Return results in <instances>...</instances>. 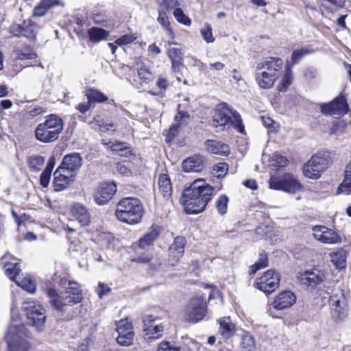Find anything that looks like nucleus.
<instances>
[{
    "label": "nucleus",
    "mask_w": 351,
    "mask_h": 351,
    "mask_svg": "<svg viewBox=\"0 0 351 351\" xmlns=\"http://www.w3.org/2000/svg\"><path fill=\"white\" fill-rule=\"evenodd\" d=\"M166 10H158V16L157 20L168 34L171 35L173 32L170 27L169 19L166 14Z\"/></svg>",
    "instance_id": "obj_47"
},
{
    "label": "nucleus",
    "mask_w": 351,
    "mask_h": 351,
    "mask_svg": "<svg viewBox=\"0 0 351 351\" xmlns=\"http://www.w3.org/2000/svg\"><path fill=\"white\" fill-rule=\"evenodd\" d=\"M117 171L124 176H128L130 173V170L128 167L123 162H119L117 165Z\"/></svg>",
    "instance_id": "obj_60"
},
{
    "label": "nucleus",
    "mask_w": 351,
    "mask_h": 351,
    "mask_svg": "<svg viewBox=\"0 0 351 351\" xmlns=\"http://www.w3.org/2000/svg\"><path fill=\"white\" fill-rule=\"evenodd\" d=\"M111 291V289L104 282H99L97 293L99 298H102L103 296L108 294Z\"/></svg>",
    "instance_id": "obj_57"
},
{
    "label": "nucleus",
    "mask_w": 351,
    "mask_h": 351,
    "mask_svg": "<svg viewBox=\"0 0 351 351\" xmlns=\"http://www.w3.org/2000/svg\"><path fill=\"white\" fill-rule=\"evenodd\" d=\"M255 264L258 266L261 269L267 267L268 266L267 255L265 254H260L259 259L256 263H255Z\"/></svg>",
    "instance_id": "obj_59"
},
{
    "label": "nucleus",
    "mask_w": 351,
    "mask_h": 351,
    "mask_svg": "<svg viewBox=\"0 0 351 351\" xmlns=\"http://www.w3.org/2000/svg\"><path fill=\"white\" fill-rule=\"evenodd\" d=\"M200 32L202 38L206 43H211L215 41L212 28L209 25L206 24L204 27L201 29Z\"/></svg>",
    "instance_id": "obj_54"
},
{
    "label": "nucleus",
    "mask_w": 351,
    "mask_h": 351,
    "mask_svg": "<svg viewBox=\"0 0 351 351\" xmlns=\"http://www.w3.org/2000/svg\"><path fill=\"white\" fill-rule=\"evenodd\" d=\"M269 184V188L271 189L282 190L290 193H295L302 188L296 178L289 173L282 176H271Z\"/></svg>",
    "instance_id": "obj_11"
},
{
    "label": "nucleus",
    "mask_w": 351,
    "mask_h": 351,
    "mask_svg": "<svg viewBox=\"0 0 351 351\" xmlns=\"http://www.w3.org/2000/svg\"><path fill=\"white\" fill-rule=\"evenodd\" d=\"M313 236L317 241L327 244L341 243V237L334 230L324 226H316L313 228Z\"/></svg>",
    "instance_id": "obj_17"
},
{
    "label": "nucleus",
    "mask_w": 351,
    "mask_h": 351,
    "mask_svg": "<svg viewBox=\"0 0 351 351\" xmlns=\"http://www.w3.org/2000/svg\"><path fill=\"white\" fill-rule=\"evenodd\" d=\"M296 302L295 295L291 291H284L278 293L271 303V306L278 311L291 308Z\"/></svg>",
    "instance_id": "obj_21"
},
{
    "label": "nucleus",
    "mask_w": 351,
    "mask_h": 351,
    "mask_svg": "<svg viewBox=\"0 0 351 351\" xmlns=\"http://www.w3.org/2000/svg\"><path fill=\"white\" fill-rule=\"evenodd\" d=\"M337 193L346 195L351 194V161L345 166L343 179L338 186Z\"/></svg>",
    "instance_id": "obj_28"
},
{
    "label": "nucleus",
    "mask_w": 351,
    "mask_h": 351,
    "mask_svg": "<svg viewBox=\"0 0 351 351\" xmlns=\"http://www.w3.org/2000/svg\"><path fill=\"white\" fill-rule=\"evenodd\" d=\"M228 165L226 162H219L213 167L212 174L217 178H223L228 173Z\"/></svg>",
    "instance_id": "obj_45"
},
{
    "label": "nucleus",
    "mask_w": 351,
    "mask_h": 351,
    "mask_svg": "<svg viewBox=\"0 0 351 351\" xmlns=\"http://www.w3.org/2000/svg\"><path fill=\"white\" fill-rule=\"evenodd\" d=\"M293 73L291 71V66H288L285 69V73L283 75L282 83L278 88L280 91H285L288 86H289L293 81Z\"/></svg>",
    "instance_id": "obj_44"
},
{
    "label": "nucleus",
    "mask_w": 351,
    "mask_h": 351,
    "mask_svg": "<svg viewBox=\"0 0 351 351\" xmlns=\"http://www.w3.org/2000/svg\"><path fill=\"white\" fill-rule=\"evenodd\" d=\"M183 104H178V113L175 117L176 124L169 129V134L174 135V132L177 130L178 126L186 124L189 121L190 116L187 112L182 110Z\"/></svg>",
    "instance_id": "obj_34"
},
{
    "label": "nucleus",
    "mask_w": 351,
    "mask_h": 351,
    "mask_svg": "<svg viewBox=\"0 0 351 351\" xmlns=\"http://www.w3.org/2000/svg\"><path fill=\"white\" fill-rule=\"evenodd\" d=\"M15 282L23 290L30 293H33L36 291L35 281L30 276H25L21 280L16 279Z\"/></svg>",
    "instance_id": "obj_40"
},
{
    "label": "nucleus",
    "mask_w": 351,
    "mask_h": 351,
    "mask_svg": "<svg viewBox=\"0 0 351 351\" xmlns=\"http://www.w3.org/2000/svg\"><path fill=\"white\" fill-rule=\"evenodd\" d=\"M186 239L183 237H177L169 248V258L167 264L169 266H175L180 261L184 253Z\"/></svg>",
    "instance_id": "obj_18"
},
{
    "label": "nucleus",
    "mask_w": 351,
    "mask_h": 351,
    "mask_svg": "<svg viewBox=\"0 0 351 351\" xmlns=\"http://www.w3.org/2000/svg\"><path fill=\"white\" fill-rule=\"evenodd\" d=\"M320 110L325 115H344L348 112V106L346 98L341 96L328 104H321Z\"/></svg>",
    "instance_id": "obj_15"
},
{
    "label": "nucleus",
    "mask_w": 351,
    "mask_h": 351,
    "mask_svg": "<svg viewBox=\"0 0 351 351\" xmlns=\"http://www.w3.org/2000/svg\"><path fill=\"white\" fill-rule=\"evenodd\" d=\"M218 323L220 326L219 330V333L223 339H229L234 335L236 328L230 317H225L219 319L218 320Z\"/></svg>",
    "instance_id": "obj_29"
},
{
    "label": "nucleus",
    "mask_w": 351,
    "mask_h": 351,
    "mask_svg": "<svg viewBox=\"0 0 351 351\" xmlns=\"http://www.w3.org/2000/svg\"><path fill=\"white\" fill-rule=\"evenodd\" d=\"M36 53L29 47L25 46L18 51V58L21 60H32L36 58Z\"/></svg>",
    "instance_id": "obj_50"
},
{
    "label": "nucleus",
    "mask_w": 351,
    "mask_h": 351,
    "mask_svg": "<svg viewBox=\"0 0 351 351\" xmlns=\"http://www.w3.org/2000/svg\"><path fill=\"white\" fill-rule=\"evenodd\" d=\"M331 318L335 323L346 319L348 314V306L342 289H335L329 300Z\"/></svg>",
    "instance_id": "obj_8"
},
{
    "label": "nucleus",
    "mask_w": 351,
    "mask_h": 351,
    "mask_svg": "<svg viewBox=\"0 0 351 351\" xmlns=\"http://www.w3.org/2000/svg\"><path fill=\"white\" fill-rule=\"evenodd\" d=\"M331 262L339 269H344L346 267L347 252L343 249H339L330 254Z\"/></svg>",
    "instance_id": "obj_33"
},
{
    "label": "nucleus",
    "mask_w": 351,
    "mask_h": 351,
    "mask_svg": "<svg viewBox=\"0 0 351 351\" xmlns=\"http://www.w3.org/2000/svg\"><path fill=\"white\" fill-rule=\"evenodd\" d=\"M240 121V115L235 110L227 104L221 103L215 110L212 125L219 130H223L235 124V128L238 127L239 131L243 132V128L239 125Z\"/></svg>",
    "instance_id": "obj_5"
},
{
    "label": "nucleus",
    "mask_w": 351,
    "mask_h": 351,
    "mask_svg": "<svg viewBox=\"0 0 351 351\" xmlns=\"http://www.w3.org/2000/svg\"><path fill=\"white\" fill-rule=\"evenodd\" d=\"M168 57L171 62L172 70L175 73H179L184 67L183 53L181 48L170 47L167 51Z\"/></svg>",
    "instance_id": "obj_26"
},
{
    "label": "nucleus",
    "mask_w": 351,
    "mask_h": 351,
    "mask_svg": "<svg viewBox=\"0 0 351 351\" xmlns=\"http://www.w3.org/2000/svg\"><path fill=\"white\" fill-rule=\"evenodd\" d=\"M108 34V31L99 27H91L88 31L89 39L93 43H98L106 40Z\"/></svg>",
    "instance_id": "obj_36"
},
{
    "label": "nucleus",
    "mask_w": 351,
    "mask_h": 351,
    "mask_svg": "<svg viewBox=\"0 0 351 351\" xmlns=\"http://www.w3.org/2000/svg\"><path fill=\"white\" fill-rule=\"evenodd\" d=\"M45 162V159L39 155H32L28 158V165L33 171H39Z\"/></svg>",
    "instance_id": "obj_43"
},
{
    "label": "nucleus",
    "mask_w": 351,
    "mask_h": 351,
    "mask_svg": "<svg viewBox=\"0 0 351 351\" xmlns=\"http://www.w3.org/2000/svg\"><path fill=\"white\" fill-rule=\"evenodd\" d=\"M158 5V10H168L170 8L169 0H155Z\"/></svg>",
    "instance_id": "obj_63"
},
{
    "label": "nucleus",
    "mask_w": 351,
    "mask_h": 351,
    "mask_svg": "<svg viewBox=\"0 0 351 351\" xmlns=\"http://www.w3.org/2000/svg\"><path fill=\"white\" fill-rule=\"evenodd\" d=\"M58 5H63L60 0H42L40 3L36 6L34 14L37 16H42L45 14L49 9Z\"/></svg>",
    "instance_id": "obj_35"
},
{
    "label": "nucleus",
    "mask_w": 351,
    "mask_h": 351,
    "mask_svg": "<svg viewBox=\"0 0 351 351\" xmlns=\"http://www.w3.org/2000/svg\"><path fill=\"white\" fill-rule=\"evenodd\" d=\"M10 32L14 36L25 37L34 39L36 37L37 26L30 20H25L21 24H13L10 27Z\"/></svg>",
    "instance_id": "obj_19"
},
{
    "label": "nucleus",
    "mask_w": 351,
    "mask_h": 351,
    "mask_svg": "<svg viewBox=\"0 0 351 351\" xmlns=\"http://www.w3.org/2000/svg\"><path fill=\"white\" fill-rule=\"evenodd\" d=\"M75 176L58 167L53 173V187L56 191L66 189L73 181Z\"/></svg>",
    "instance_id": "obj_23"
},
{
    "label": "nucleus",
    "mask_w": 351,
    "mask_h": 351,
    "mask_svg": "<svg viewBox=\"0 0 351 351\" xmlns=\"http://www.w3.org/2000/svg\"><path fill=\"white\" fill-rule=\"evenodd\" d=\"M156 86L160 89L166 90L169 86L168 80L166 78L160 77L156 82Z\"/></svg>",
    "instance_id": "obj_62"
},
{
    "label": "nucleus",
    "mask_w": 351,
    "mask_h": 351,
    "mask_svg": "<svg viewBox=\"0 0 351 351\" xmlns=\"http://www.w3.org/2000/svg\"><path fill=\"white\" fill-rule=\"evenodd\" d=\"M330 163V157L328 152L321 151L313 155L304 165L302 171L305 177L317 180Z\"/></svg>",
    "instance_id": "obj_7"
},
{
    "label": "nucleus",
    "mask_w": 351,
    "mask_h": 351,
    "mask_svg": "<svg viewBox=\"0 0 351 351\" xmlns=\"http://www.w3.org/2000/svg\"><path fill=\"white\" fill-rule=\"evenodd\" d=\"M63 130V123L60 118L55 114L47 117L44 123L38 124L35 130L38 141L49 143L58 139Z\"/></svg>",
    "instance_id": "obj_4"
},
{
    "label": "nucleus",
    "mask_w": 351,
    "mask_h": 351,
    "mask_svg": "<svg viewBox=\"0 0 351 351\" xmlns=\"http://www.w3.org/2000/svg\"><path fill=\"white\" fill-rule=\"evenodd\" d=\"M228 197L226 195H221L215 202V206L221 215H224L227 212Z\"/></svg>",
    "instance_id": "obj_48"
},
{
    "label": "nucleus",
    "mask_w": 351,
    "mask_h": 351,
    "mask_svg": "<svg viewBox=\"0 0 351 351\" xmlns=\"http://www.w3.org/2000/svg\"><path fill=\"white\" fill-rule=\"evenodd\" d=\"M273 160L276 161V165L279 167H285L287 165V159L278 154H274L272 156Z\"/></svg>",
    "instance_id": "obj_58"
},
{
    "label": "nucleus",
    "mask_w": 351,
    "mask_h": 351,
    "mask_svg": "<svg viewBox=\"0 0 351 351\" xmlns=\"http://www.w3.org/2000/svg\"><path fill=\"white\" fill-rule=\"evenodd\" d=\"M90 104L87 103L80 104L76 106V109L81 113L85 114L90 108Z\"/></svg>",
    "instance_id": "obj_64"
},
{
    "label": "nucleus",
    "mask_w": 351,
    "mask_h": 351,
    "mask_svg": "<svg viewBox=\"0 0 351 351\" xmlns=\"http://www.w3.org/2000/svg\"><path fill=\"white\" fill-rule=\"evenodd\" d=\"M117 331L118 334H123L126 332L129 333V332H134L132 325L131 322L128 321V319H121L117 322Z\"/></svg>",
    "instance_id": "obj_49"
},
{
    "label": "nucleus",
    "mask_w": 351,
    "mask_h": 351,
    "mask_svg": "<svg viewBox=\"0 0 351 351\" xmlns=\"http://www.w3.org/2000/svg\"><path fill=\"white\" fill-rule=\"evenodd\" d=\"M278 77H275L266 71H258L256 69L255 80L258 86L263 89H269L273 87L275 82Z\"/></svg>",
    "instance_id": "obj_27"
},
{
    "label": "nucleus",
    "mask_w": 351,
    "mask_h": 351,
    "mask_svg": "<svg viewBox=\"0 0 351 351\" xmlns=\"http://www.w3.org/2000/svg\"><path fill=\"white\" fill-rule=\"evenodd\" d=\"M280 280V274L276 271L269 269L257 278L256 287L267 294H270L278 288Z\"/></svg>",
    "instance_id": "obj_14"
},
{
    "label": "nucleus",
    "mask_w": 351,
    "mask_h": 351,
    "mask_svg": "<svg viewBox=\"0 0 351 351\" xmlns=\"http://www.w3.org/2000/svg\"><path fill=\"white\" fill-rule=\"evenodd\" d=\"M206 164V159L199 154H195L182 162L183 171L187 173L200 172L202 171Z\"/></svg>",
    "instance_id": "obj_24"
},
{
    "label": "nucleus",
    "mask_w": 351,
    "mask_h": 351,
    "mask_svg": "<svg viewBox=\"0 0 351 351\" xmlns=\"http://www.w3.org/2000/svg\"><path fill=\"white\" fill-rule=\"evenodd\" d=\"M138 75L143 83L148 84L153 80L152 73L144 66L138 69Z\"/></svg>",
    "instance_id": "obj_52"
},
{
    "label": "nucleus",
    "mask_w": 351,
    "mask_h": 351,
    "mask_svg": "<svg viewBox=\"0 0 351 351\" xmlns=\"http://www.w3.org/2000/svg\"><path fill=\"white\" fill-rule=\"evenodd\" d=\"M86 96L87 97L88 103H101L106 101L108 99V97L106 96L104 93L97 90L92 88L89 89L86 92Z\"/></svg>",
    "instance_id": "obj_41"
},
{
    "label": "nucleus",
    "mask_w": 351,
    "mask_h": 351,
    "mask_svg": "<svg viewBox=\"0 0 351 351\" xmlns=\"http://www.w3.org/2000/svg\"><path fill=\"white\" fill-rule=\"evenodd\" d=\"M158 237V231L153 230L150 231L149 233L146 234L143 238H141L139 240L138 246L141 249H145L147 247L152 245V243L157 239Z\"/></svg>",
    "instance_id": "obj_42"
},
{
    "label": "nucleus",
    "mask_w": 351,
    "mask_h": 351,
    "mask_svg": "<svg viewBox=\"0 0 351 351\" xmlns=\"http://www.w3.org/2000/svg\"><path fill=\"white\" fill-rule=\"evenodd\" d=\"M314 50L308 48H301L293 50L292 52L289 64L291 66L295 65L303 58L305 56L313 53Z\"/></svg>",
    "instance_id": "obj_38"
},
{
    "label": "nucleus",
    "mask_w": 351,
    "mask_h": 351,
    "mask_svg": "<svg viewBox=\"0 0 351 351\" xmlns=\"http://www.w3.org/2000/svg\"><path fill=\"white\" fill-rule=\"evenodd\" d=\"M60 285L64 289L61 294L53 289H47V294L50 304L56 310L66 312L69 306L81 302L83 295L80 286L77 282L62 278L60 280Z\"/></svg>",
    "instance_id": "obj_2"
},
{
    "label": "nucleus",
    "mask_w": 351,
    "mask_h": 351,
    "mask_svg": "<svg viewBox=\"0 0 351 351\" xmlns=\"http://www.w3.org/2000/svg\"><path fill=\"white\" fill-rule=\"evenodd\" d=\"M70 213L73 219L77 221L81 226H86L90 222V215L87 208L80 203L73 205Z\"/></svg>",
    "instance_id": "obj_25"
},
{
    "label": "nucleus",
    "mask_w": 351,
    "mask_h": 351,
    "mask_svg": "<svg viewBox=\"0 0 351 351\" xmlns=\"http://www.w3.org/2000/svg\"><path fill=\"white\" fill-rule=\"evenodd\" d=\"M117 191V185L114 182H104L97 188L94 199L97 204L103 206L109 202Z\"/></svg>",
    "instance_id": "obj_16"
},
{
    "label": "nucleus",
    "mask_w": 351,
    "mask_h": 351,
    "mask_svg": "<svg viewBox=\"0 0 351 351\" xmlns=\"http://www.w3.org/2000/svg\"><path fill=\"white\" fill-rule=\"evenodd\" d=\"M283 60L279 58L269 57L257 64L256 69L266 71L275 77H279L282 69Z\"/></svg>",
    "instance_id": "obj_20"
},
{
    "label": "nucleus",
    "mask_w": 351,
    "mask_h": 351,
    "mask_svg": "<svg viewBox=\"0 0 351 351\" xmlns=\"http://www.w3.org/2000/svg\"><path fill=\"white\" fill-rule=\"evenodd\" d=\"M23 308L28 324L34 326L38 330H41L46 319L45 310L43 307L34 301H28L24 302Z\"/></svg>",
    "instance_id": "obj_10"
},
{
    "label": "nucleus",
    "mask_w": 351,
    "mask_h": 351,
    "mask_svg": "<svg viewBox=\"0 0 351 351\" xmlns=\"http://www.w3.org/2000/svg\"><path fill=\"white\" fill-rule=\"evenodd\" d=\"M326 278V274L323 269L314 267L301 273L298 277L302 287L309 290L314 289L317 285L322 284Z\"/></svg>",
    "instance_id": "obj_13"
},
{
    "label": "nucleus",
    "mask_w": 351,
    "mask_h": 351,
    "mask_svg": "<svg viewBox=\"0 0 351 351\" xmlns=\"http://www.w3.org/2000/svg\"><path fill=\"white\" fill-rule=\"evenodd\" d=\"M173 15L180 23L187 26L191 24V19L184 13L181 8H176L173 12Z\"/></svg>",
    "instance_id": "obj_53"
},
{
    "label": "nucleus",
    "mask_w": 351,
    "mask_h": 351,
    "mask_svg": "<svg viewBox=\"0 0 351 351\" xmlns=\"http://www.w3.org/2000/svg\"><path fill=\"white\" fill-rule=\"evenodd\" d=\"M151 261V258L147 254H142L133 259V261L140 263H147Z\"/></svg>",
    "instance_id": "obj_61"
},
{
    "label": "nucleus",
    "mask_w": 351,
    "mask_h": 351,
    "mask_svg": "<svg viewBox=\"0 0 351 351\" xmlns=\"http://www.w3.org/2000/svg\"><path fill=\"white\" fill-rule=\"evenodd\" d=\"M157 351H180V348L171 345L168 341H162L158 345Z\"/></svg>",
    "instance_id": "obj_55"
},
{
    "label": "nucleus",
    "mask_w": 351,
    "mask_h": 351,
    "mask_svg": "<svg viewBox=\"0 0 351 351\" xmlns=\"http://www.w3.org/2000/svg\"><path fill=\"white\" fill-rule=\"evenodd\" d=\"M138 34H124L115 40V43L119 46L126 45L132 43L138 38Z\"/></svg>",
    "instance_id": "obj_51"
},
{
    "label": "nucleus",
    "mask_w": 351,
    "mask_h": 351,
    "mask_svg": "<svg viewBox=\"0 0 351 351\" xmlns=\"http://www.w3.org/2000/svg\"><path fill=\"white\" fill-rule=\"evenodd\" d=\"M207 313V304L202 296L193 298L189 302L184 319L188 322L197 323L202 321Z\"/></svg>",
    "instance_id": "obj_9"
},
{
    "label": "nucleus",
    "mask_w": 351,
    "mask_h": 351,
    "mask_svg": "<svg viewBox=\"0 0 351 351\" xmlns=\"http://www.w3.org/2000/svg\"><path fill=\"white\" fill-rule=\"evenodd\" d=\"M134 332H129V333L118 334L117 342L122 346H129L132 345L134 340Z\"/></svg>",
    "instance_id": "obj_46"
},
{
    "label": "nucleus",
    "mask_w": 351,
    "mask_h": 351,
    "mask_svg": "<svg viewBox=\"0 0 351 351\" xmlns=\"http://www.w3.org/2000/svg\"><path fill=\"white\" fill-rule=\"evenodd\" d=\"M111 150L120 156H128L132 154V150L126 143L117 142L111 145Z\"/></svg>",
    "instance_id": "obj_39"
},
{
    "label": "nucleus",
    "mask_w": 351,
    "mask_h": 351,
    "mask_svg": "<svg viewBox=\"0 0 351 351\" xmlns=\"http://www.w3.org/2000/svg\"><path fill=\"white\" fill-rule=\"evenodd\" d=\"M242 351H254L256 348V342L254 337L250 332H244L240 343Z\"/></svg>",
    "instance_id": "obj_37"
},
{
    "label": "nucleus",
    "mask_w": 351,
    "mask_h": 351,
    "mask_svg": "<svg viewBox=\"0 0 351 351\" xmlns=\"http://www.w3.org/2000/svg\"><path fill=\"white\" fill-rule=\"evenodd\" d=\"M51 173L48 171H43L40 177V183L43 187H47L49 186Z\"/></svg>",
    "instance_id": "obj_56"
},
{
    "label": "nucleus",
    "mask_w": 351,
    "mask_h": 351,
    "mask_svg": "<svg viewBox=\"0 0 351 351\" xmlns=\"http://www.w3.org/2000/svg\"><path fill=\"white\" fill-rule=\"evenodd\" d=\"M159 193L166 199H169L172 194V184L171 179L167 174H160L158 179Z\"/></svg>",
    "instance_id": "obj_30"
},
{
    "label": "nucleus",
    "mask_w": 351,
    "mask_h": 351,
    "mask_svg": "<svg viewBox=\"0 0 351 351\" xmlns=\"http://www.w3.org/2000/svg\"><path fill=\"white\" fill-rule=\"evenodd\" d=\"M213 191L204 180H196L183 191L180 201L186 213L197 214L205 210Z\"/></svg>",
    "instance_id": "obj_1"
},
{
    "label": "nucleus",
    "mask_w": 351,
    "mask_h": 351,
    "mask_svg": "<svg viewBox=\"0 0 351 351\" xmlns=\"http://www.w3.org/2000/svg\"><path fill=\"white\" fill-rule=\"evenodd\" d=\"M206 147L208 152L212 154L227 156L230 153L229 146L220 141L208 140L206 142Z\"/></svg>",
    "instance_id": "obj_32"
},
{
    "label": "nucleus",
    "mask_w": 351,
    "mask_h": 351,
    "mask_svg": "<svg viewBox=\"0 0 351 351\" xmlns=\"http://www.w3.org/2000/svg\"><path fill=\"white\" fill-rule=\"evenodd\" d=\"M82 158L78 153H72L64 156L59 167L75 177L82 166Z\"/></svg>",
    "instance_id": "obj_22"
},
{
    "label": "nucleus",
    "mask_w": 351,
    "mask_h": 351,
    "mask_svg": "<svg viewBox=\"0 0 351 351\" xmlns=\"http://www.w3.org/2000/svg\"><path fill=\"white\" fill-rule=\"evenodd\" d=\"M11 255L9 254H5L1 258V263L4 265L5 272L10 280L15 282L19 275L21 270L19 264L17 263H8L7 260L10 259Z\"/></svg>",
    "instance_id": "obj_31"
},
{
    "label": "nucleus",
    "mask_w": 351,
    "mask_h": 351,
    "mask_svg": "<svg viewBox=\"0 0 351 351\" xmlns=\"http://www.w3.org/2000/svg\"><path fill=\"white\" fill-rule=\"evenodd\" d=\"M143 337L147 341H152L162 337L164 325L158 317L145 315L143 317Z\"/></svg>",
    "instance_id": "obj_12"
},
{
    "label": "nucleus",
    "mask_w": 351,
    "mask_h": 351,
    "mask_svg": "<svg viewBox=\"0 0 351 351\" xmlns=\"http://www.w3.org/2000/svg\"><path fill=\"white\" fill-rule=\"evenodd\" d=\"M26 328L19 322L12 319L5 339L10 351H28L29 343L26 340Z\"/></svg>",
    "instance_id": "obj_6"
},
{
    "label": "nucleus",
    "mask_w": 351,
    "mask_h": 351,
    "mask_svg": "<svg viewBox=\"0 0 351 351\" xmlns=\"http://www.w3.org/2000/svg\"><path fill=\"white\" fill-rule=\"evenodd\" d=\"M144 214L143 204L139 199L124 197L117 205L115 215L118 220L130 225L138 223Z\"/></svg>",
    "instance_id": "obj_3"
}]
</instances>
